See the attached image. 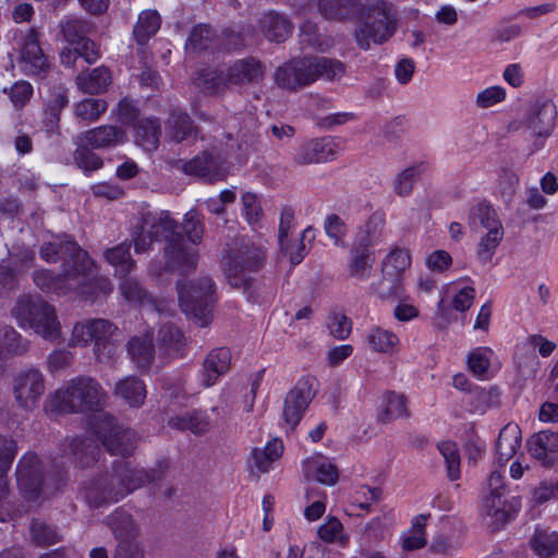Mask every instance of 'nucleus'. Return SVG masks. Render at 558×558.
Masks as SVG:
<instances>
[{
    "label": "nucleus",
    "instance_id": "obj_54",
    "mask_svg": "<svg viewBox=\"0 0 558 558\" xmlns=\"http://www.w3.org/2000/svg\"><path fill=\"white\" fill-rule=\"evenodd\" d=\"M367 344L373 351L389 353L399 342L398 337L388 330L379 327L372 328L366 336Z\"/></svg>",
    "mask_w": 558,
    "mask_h": 558
},
{
    "label": "nucleus",
    "instance_id": "obj_49",
    "mask_svg": "<svg viewBox=\"0 0 558 558\" xmlns=\"http://www.w3.org/2000/svg\"><path fill=\"white\" fill-rule=\"evenodd\" d=\"M469 225L471 227L481 226L487 231L494 228H502L500 221L497 219L495 209L487 203L483 202L470 209Z\"/></svg>",
    "mask_w": 558,
    "mask_h": 558
},
{
    "label": "nucleus",
    "instance_id": "obj_52",
    "mask_svg": "<svg viewBox=\"0 0 558 558\" xmlns=\"http://www.w3.org/2000/svg\"><path fill=\"white\" fill-rule=\"evenodd\" d=\"M107 110L104 99L86 98L74 105V116L81 121L94 122Z\"/></svg>",
    "mask_w": 558,
    "mask_h": 558
},
{
    "label": "nucleus",
    "instance_id": "obj_53",
    "mask_svg": "<svg viewBox=\"0 0 558 558\" xmlns=\"http://www.w3.org/2000/svg\"><path fill=\"white\" fill-rule=\"evenodd\" d=\"M504 238V228H494L481 238L476 255L481 264L489 263Z\"/></svg>",
    "mask_w": 558,
    "mask_h": 558
},
{
    "label": "nucleus",
    "instance_id": "obj_42",
    "mask_svg": "<svg viewBox=\"0 0 558 558\" xmlns=\"http://www.w3.org/2000/svg\"><path fill=\"white\" fill-rule=\"evenodd\" d=\"M158 343L161 354L175 357L181 354L184 345V336L174 325H162L158 332Z\"/></svg>",
    "mask_w": 558,
    "mask_h": 558
},
{
    "label": "nucleus",
    "instance_id": "obj_47",
    "mask_svg": "<svg viewBox=\"0 0 558 558\" xmlns=\"http://www.w3.org/2000/svg\"><path fill=\"white\" fill-rule=\"evenodd\" d=\"M356 7V0H319L318 8L327 20L349 19Z\"/></svg>",
    "mask_w": 558,
    "mask_h": 558
},
{
    "label": "nucleus",
    "instance_id": "obj_19",
    "mask_svg": "<svg viewBox=\"0 0 558 558\" xmlns=\"http://www.w3.org/2000/svg\"><path fill=\"white\" fill-rule=\"evenodd\" d=\"M126 352L137 369L148 372L156 355L153 330L147 329L143 333L131 337L126 343Z\"/></svg>",
    "mask_w": 558,
    "mask_h": 558
},
{
    "label": "nucleus",
    "instance_id": "obj_8",
    "mask_svg": "<svg viewBox=\"0 0 558 558\" xmlns=\"http://www.w3.org/2000/svg\"><path fill=\"white\" fill-rule=\"evenodd\" d=\"M12 315L21 326L28 325L45 339L56 340L60 335L54 307L41 299L20 298L12 308Z\"/></svg>",
    "mask_w": 558,
    "mask_h": 558
},
{
    "label": "nucleus",
    "instance_id": "obj_13",
    "mask_svg": "<svg viewBox=\"0 0 558 558\" xmlns=\"http://www.w3.org/2000/svg\"><path fill=\"white\" fill-rule=\"evenodd\" d=\"M12 392L19 407L31 411L35 409L45 392V378L34 367L19 371L12 380Z\"/></svg>",
    "mask_w": 558,
    "mask_h": 558
},
{
    "label": "nucleus",
    "instance_id": "obj_55",
    "mask_svg": "<svg viewBox=\"0 0 558 558\" xmlns=\"http://www.w3.org/2000/svg\"><path fill=\"white\" fill-rule=\"evenodd\" d=\"M500 390L497 387L475 388L472 390L474 410L485 413L489 409L498 408L501 404Z\"/></svg>",
    "mask_w": 558,
    "mask_h": 558
},
{
    "label": "nucleus",
    "instance_id": "obj_11",
    "mask_svg": "<svg viewBox=\"0 0 558 558\" xmlns=\"http://www.w3.org/2000/svg\"><path fill=\"white\" fill-rule=\"evenodd\" d=\"M316 383L313 376H302L287 392L281 413V426L286 433L293 432L303 418L317 393Z\"/></svg>",
    "mask_w": 558,
    "mask_h": 558
},
{
    "label": "nucleus",
    "instance_id": "obj_24",
    "mask_svg": "<svg viewBox=\"0 0 558 558\" xmlns=\"http://www.w3.org/2000/svg\"><path fill=\"white\" fill-rule=\"evenodd\" d=\"M166 136L174 143L194 140L197 137V128L190 114L181 108H172L165 122Z\"/></svg>",
    "mask_w": 558,
    "mask_h": 558
},
{
    "label": "nucleus",
    "instance_id": "obj_10",
    "mask_svg": "<svg viewBox=\"0 0 558 558\" xmlns=\"http://www.w3.org/2000/svg\"><path fill=\"white\" fill-rule=\"evenodd\" d=\"M15 475L19 489L27 500L48 497L59 488L44 476L41 462L34 453H26L20 459Z\"/></svg>",
    "mask_w": 558,
    "mask_h": 558
},
{
    "label": "nucleus",
    "instance_id": "obj_34",
    "mask_svg": "<svg viewBox=\"0 0 558 558\" xmlns=\"http://www.w3.org/2000/svg\"><path fill=\"white\" fill-rule=\"evenodd\" d=\"M58 26L64 40L71 46H75L88 38L95 28L90 21L74 15L64 16Z\"/></svg>",
    "mask_w": 558,
    "mask_h": 558
},
{
    "label": "nucleus",
    "instance_id": "obj_28",
    "mask_svg": "<svg viewBox=\"0 0 558 558\" xmlns=\"http://www.w3.org/2000/svg\"><path fill=\"white\" fill-rule=\"evenodd\" d=\"M374 260V248L352 243L347 266L349 275L359 280H367L371 276Z\"/></svg>",
    "mask_w": 558,
    "mask_h": 558
},
{
    "label": "nucleus",
    "instance_id": "obj_15",
    "mask_svg": "<svg viewBox=\"0 0 558 558\" xmlns=\"http://www.w3.org/2000/svg\"><path fill=\"white\" fill-rule=\"evenodd\" d=\"M117 330V326L108 319H87L83 323H76L74 325L71 342L81 345H86L89 342H94L95 350L99 351L101 345L106 348L110 338Z\"/></svg>",
    "mask_w": 558,
    "mask_h": 558
},
{
    "label": "nucleus",
    "instance_id": "obj_41",
    "mask_svg": "<svg viewBox=\"0 0 558 558\" xmlns=\"http://www.w3.org/2000/svg\"><path fill=\"white\" fill-rule=\"evenodd\" d=\"M530 547L538 558H554L558 556V533L537 527L530 538Z\"/></svg>",
    "mask_w": 558,
    "mask_h": 558
},
{
    "label": "nucleus",
    "instance_id": "obj_1",
    "mask_svg": "<svg viewBox=\"0 0 558 558\" xmlns=\"http://www.w3.org/2000/svg\"><path fill=\"white\" fill-rule=\"evenodd\" d=\"M39 255L47 263H61L58 275L48 269L33 272L34 283L45 292L58 295L74 292L82 299L93 301L111 290L110 282L97 276L94 262L75 241L57 238L44 243Z\"/></svg>",
    "mask_w": 558,
    "mask_h": 558
},
{
    "label": "nucleus",
    "instance_id": "obj_59",
    "mask_svg": "<svg viewBox=\"0 0 558 558\" xmlns=\"http://www.w3.org/2000/svg\"><path fill=\"white\" fill-rule=\"evenodd\" d=\"M3 93H8L10 100L15 109H22L29 102L34 89L29 82L17 81L9 89L4 88Z\"/></svg>",
    "mask_w": 558,
    "mask_h": 558
},
{
    "label": "nucleus",
    "instance_id": "obj_25",
    "mask_svg": "<svg viewBox=\"0 0 558 558\" xmlns=\"http://www.w3.org/2000/svg\"><path fill=\"white\" fill-rule=\"evenodd\" d=\"M259 29L269 41L282 43L292 34L293 24L277 11L266 12L258 22Z\"/></svg>",
    "mask_w": 558,
    "mask_h": 558
},
{
    "label": "nucleus",
    "instance_id": "obj_45",
    "mask_svg": "<svg viewBox=\"0 0 558 558\" xmlns=\"http://www.w3.org/2000/svg\"><path fill=\"white\" fill-rule=\"evenodd\" d=\"M16 442L12 438L0 436V497L8 492L7 473L11 469L16 454Z\"/></svg>",
    "mask_w": 558,
    "mask_h": 558
},
{
    "label": "nucleus",
    "instance_id": "obj_3",
    "mask_svg": "<svg viewBox=\"0 0 558 558\" xmlns=\"http://www.w3.org/2000/svg\"><path fill=\"white\" fill-rule=\"evenodd\" d=\"M162 476L159 470L145 471L131 468L125 461H114L112 472L92 477L85 483L83 494L90 507L99 508L118 502L143 485L160 481Z\"/></svg>",
    "mask_w": 558,
    "mask_h": 558
},
{
    "label": "nucleus",
    "instance_id": "obj_4",
    "mask_svg": "<svg viewBox=\"0 0 558 558\" xmlns=\"http://www.w3.org/2000/svg\"><path fill=\"white\" fill-rule=\"evenodd\" d=\"M266 248L251 240L235 239L222 257L226 277L233 288H251L250 274L259 271L266 262Z\"/></svg>",
    "mask_w": 558,
    "mask_h": 558
},
{
    "label": "nucleus",
    "instance_id": "obj_9",
    "mask_svg": "<svg viewBox=\"0 0 558 558\" xmlns=\"http://www.w3.org/2000/svg\"><path fill=\"white\" fill-rule=\"evenodd\" d=\"M92 429L106 450L116 456H131L136 447V434L133 429L119 424L108 413H99L92 423Z\"/></svg>",
    "mask_w": 558,
    "mask_h": 558
},
{
    "label": "nucleus",
    "instance_id": "obj_57",
    "mask_svg": "<svg viewBox=\"0 0 558 558\" xmlns=\"http://www.w3.org/2000/svg\"><path fill=\"white\" fill-rule=\"evenodd\" d=\"M438 450L446 462L448 478L450 481L458 480L460 477V456L457 444L441 441L438 444Z\"/></svg>",
    "mask_w": 558,
    "mask_h": 558
},
{
    "label": "nucleus",
    "instance_id": "obj_29",
    "mask_svg": "<svg viewBox=\"0 0 558 558\" xmlns=\"http://www.w3.org/2000/svg\"><path fill=\"white\" fill-rule=\"evenodd\" d=\"M386 227V214L378 209L374 211L365 225L356 232L353 243L374 248L383 236Z\"/></svg>",
    "mask_w": 558,
    "mask_h": 558
},
{
    "label": "nucleus",
    "instance_id": "obj_39",
    "mask_svg": "<svg viewBox=\"0 0 558 558\" xmlns=\"http://www.w3.org/2000/svg\"><path fill=\"white\" fill-rule=\"evenodd\" d=\"M168 425L181 432L190 430L193 434L199 435L208 430L210 421L205 412L193 410L170 417Z\"/></svg>",
    "mask_w": 558,
    "mask_h": 558
},
{
    "label": "nucleus",
    "instance_id": "obj_51",
    "mask_svg": "<svg viewBox=\"0 0 558 558\" xmlns=\"http://www.w3.org/2000/svg\"><path fill=\"white\" fill-rule=\"evenodd\" d=\"M27 350L21 335L11 326L0 325V355H20Z\"/></svg>",
    "mask_w": 558,
    "mask_h": 558
},
{
    "label": "nucleus",
    "instance_id": "obj_56",
    "mask_svg": "<svg viewBox=\"0 0 558 558\" xmlns=\"http://www.w3.org/2000/svg\"><path fill=\"white\" fill-rule=\"evenodd\" d=\"M94 149L95 148H90L84 142V144H81L76 147L73 154V160L75 165L85 173L96 171L104 165L101 157L94 153Z\"/></svg>",
    "mask_w": 558,
    "mask_h": 558
},
{
    "label": "nucleus",
    "instance_id": "obj_35",
    "mask_svg": "<svg viewBox=\"0 0 558 558\" xmlns=\"http://www.w3.org/2000/svg\"><path fill=\"white\" fill-rule=\"evenodd\" d=\"M304 474L325 485H335L339 473L337 466L325 457H313L304 462Z\"/></svg>",
    "mask_w": 558,
    "mask_h": 558
},
{
    "label": "nucleus",
    "instance_id": "obj_20",
    "mask_svg": "<svg viewBox=\"0 0 558 558\" xmlns=\"http://www.w3.org/2000/svg\"><path fill=\"white\" fill-rule=\"evenodd\" d=\"M218 157L211 153L204 151L191 160H178L175 166L186 175L199 177L207 182L222 180L223 174L219 171Z\"/></svg>",
    "mask_w": 558,
    "mask_h": 558
},
{
    "label": "nucleus",
    "instance_id": "obj_62",
    "mask_svg": "<svg viewBox=\"0 0 558 558\" xmlns=\"http://www.w3.org/2000/svg\"><path fill=\"white\" fill-rule=\"evenodd\" d=\"M123 280L120 284L121 294L129 301L134 303H144L149 295L144 287L132 277L122 276Z\"/></svg>",
    "mask_w": 558,
    "mask_h": 558
},
{
    "label": "nucleus",
    "instance_id": "obj_17",
    "mask_svg": "<svg viewBox=\"0 0 558 558\" xmlns=\"http://www.w3.org/2000/svg\"><path fill=\"white\" fill-rule=\"evenodd\" d=\"M557 116L556 106L550 100H536L530 106L523 124L530 136L547 137L551 134Z\"/></svg>",
    "mask_w": 558,
    "mask_h": 558
},
{
    "label": "nucleus",
    "instance_id": "obj_37",
    "mask_svg": "<svg viewBox=\"0 0 558 558\" xmlns=\"http://www.w3.org/2000/svg\"><path fill=\"white\" fill-rule=\"evenodd\" d=\"M110 82V72L105 66H98L89 72H82L75 80L77 88L89 95H98L106 92Z\"/></svg>",
    "mask_w": 558,
    "mask_h": 558
},
{
    "label": "nucleus",
    "instance_id": "obj_26",
    "mask_svg": "<svg viewBox=\"0 0 558 558\" xmlns=\"http://www.w3.org/2000/svg\"><path fill=\"white\" fill-rule=\"evenodd\" d=\"M231 364V352L228 348L211 350L204 360L203 384L210 387L217 379L226 374Z\"/></svg>",
    "mask_w": 558,
    "mask_h": 558
},
{
    "label": "nucleus",
    "instance_id": "obj_40",
    "mask_svg": "<svg viewBox=\"0 0 558 558\" xmlns=\"http://www.w3.org/2000/svg\"><path fill=\"white\" fill-rule=\"evenodd\" d=\"M114 392L133 408L143 405L146 398L145 384L135 376H128L117 383Z\"/></svg>",
    "mask_w": 558,
    "mask_h": 558
},
{
    "label": "nucleus",
    "instance_id": "obj_64",
    "mask_svg": "<svg viewBox=\"0 0 558 558\" xmlns=\"http://www.w3.org/2000/svg\"><path fill=\"white\" fill-rule=\"evenodd\" d=\"M112 558H145L144 545L137 539L118 542Z\"/></svg>",
    "mask_w": 558,
    "mask_h": 558
},
{
    "label": "nucleus",
    "instance_id": "obj_33",
    "mask_svg": "<svg viewBox=\"0 0 558 558\" xmlns=\"http://www.w3.org/2000/svg\"><path fill=\"white\" fill-rule=\"evenodd\" d=\"M63 446L68 447L70 454L81 468L90 466L98 460L100 453L97 441L88 437L65 440Z\"/></svg>",
    "mask_w": 558,
    "mask_h": 558
},
{
    "label": "nucleus",
    "instance_id": "obj_31",
    "mask_svg": "<svg viewBox=\"0 0 558 558\" xmlns=\"http://www.w3.org/2000/svg\"><path fill=\"white\" fill-rule=\"evenodd\" d=\"M28 533L31 542L37 547H49L63 541L60 527L40 518L32 519Z\"/></svg>",
    "mask_w": 558,
    "mask_h": 558
},
{
    "label": "nucleus",
    "instance_id": "obj_44",
    "mask_svg": "<svg viewBox=\"0 0 558 558\" xmlns=\"http://www.w3.org/2000/svg\"><path fill=\"white\" fill-rule=\"evenodd\" d=\"M130 243L122 242L105 252L107 262L116 268V274L119 276L129 275L135 267V262L130 254Z\"/></svg>",
    "mask_w": 558,
    "mask_h": 558
},
{
    "label": "nucleus",
    "instance_id": "obj_46",
    "mask_svg": "<svg viewBox=\"0 0 558 558\" xmlns=\"http://www.w3.org/2000/svg\"><path fill=\"white\" fill-rule=\"evenodd\" d=\"M215 37L216 33L210 25H195L186 40L185 49L194 53L205 51L211 47Z\"/></svg>",
    "mask_w": 558,
    "mask_h": 558
},
{
    "label": "nucleus",
    "instance_id": "obj_23",
    "mask_svg": "<svg viewBox=\"0 0 558 558\" xmlns=\"http://www.w3.org/2000/svg\"><path fill=\"white\" fill-rule=\"evenodd\" d=\"M82 140L90 148L108 149L124 144L128 141L126 132L117 125L106 124L86 131Z\"/></svg>",
    "mask_w": 558,
    "mask_h": 558
},
{
    "label": "nucleus",
    "instance_id": "obj_7",
    "mask_svg": "<svg viewBox=\"0 0 558 558\" xmlns=\"http://www.w3.org/2000/svg\"><path fill=\"white\" fill-rule=\"evenodd\" d=\"M179 304L189 318L201 327L207 326L211 320L215 303V283L210 277H202L191 281L189 286L177 283Z\"/></svg>",
    "mask_w": 558,
    "mask_h": 558
},
{
    "label": "nucleus",
    "instance_id": "obj_43",
    "mask_svg": "<svg viewBox=\"0 0 558 558\" xmlns=\"http://www.w3.org/2000/svg\"><path fill=\"white\" fill-rule=\"evenodd\" d=\"M161 24L160 15L155 10H145L140 13L133 28V37L138 45H145L159 29Z\"/></svg>",
    "mask_w": 558,
    "mask_h": 558
},
{
    "label": "nucleus",
    "instance_id": "obj_63",
    "mask_svg": "<svg viewBox=\"0 0 558 558\" xmlns=\"http://www.w3.org/2000/svg\"><path fill=\"white\" fill-rule=\"evenodd\" d=\"M182 228L191 243L198 245L202 242L204 227L196 210H190L184 215Z\"/></svg>",
    "mask_w": 558,
    "mask_h": 558
},
{
    "label": "nucleus",
    "instance_id": "obj_5",
    "mask_svg": "<svg viewBox=\"0 0 558 558\" xmlns=\"http://www.w3.org/2000/svg\"><path fill=\"white\" fill-rule=\"evenodd\" d=\"M359 24L354 32L357 46L363 50L371 43L381 45L388 41L397 31V17L392 5L384 0L362 4L359 9Z\"/></svg>",
    "mask_w": 558,
    "mask_h": 558
},
{
    "label": "nucleus",
    "instance_id": "obj_38",
    "mask_svg": "<svg viewBox=\"0 0 558 558\" xmlns=\"http://www.w3.org/2000/svg\"><path fill=\"white\" fill-rule=\"evenodd\" d=\"M306 58L313 83L318 78L335 81L343 76L345 72L344 64L340 60L317 56Z\"/></svg>",
    "mask_w": 558,
    "mask_h": 558
},
{
    "label": "nucleus",
    "instance_id": "obj_6",
    "mask_svg": "<svg viewBox=\"0 0 558 558\" xmlns=\"http://www.w3.org/2000/svg\"><path fill=\"white\" fill-rule=\"evenodd\" d=\"M105 397L106 393L97 380L92 377L78 376L53 393L50 407L52 410L66 413L98 411Z\"/></svg>",
    "mask_w": 558,
    "mask_h": 558
},
{
    "label": "nucleus",
    "instance_id": "obj_18",
    "mask_svg": "<svg viewBox=\"0 0 558 558\" xmlns=\"http://www.w3.org/2000/svg\"><path fill=\"white\" fill-rule=\"evenodd\" d=\"M69 97L66 89L62 86L53 87L48 97L44 100L41 124L44 131L49 135L60 134V119L62 110L68 107Z\"/></svg>",
    "mask_w": 558,
    "mask_h": 558
},
{
    "label": "nucleus",
    "instance_id": "obj_61",
    "mask_svg": "<svg viewBox=\"0 0 558 558\" xmlns=\"http://www.w3.org/2000/svg\"><path fill=\"white\" fill-rule=\"evenodd\" d=\"M324 229L326 234L333 240L337 246H344V238L347 235V225L337 214L328 215L324 220Z\"/></svg>",
    "mask_w": 558,
    "mask_h": 558
},
{
    "label": "nucleus",
    "instance_id": "obj_16",
    "mask_svg": "<svg viewBox=\"0 0 558 558\" xmlns=\"http://www.w3.org/2000/svg\"><path fill=\"white\" fill-rule=\"evenodd\" d=\"M274 78L280 88L289 92H298L311 85L313 76H311L307 58H294L283 63L275 71Z\"/></svg>",
    "mask_w": 558,
    "mask_h": 558
},
{
    "label": "nucleus",
    "instance_id": "obj_2",
    "mask_svg": "<svg viewBox=\"0 0 558 558\" xmlns=\"http://www.w3.org/2000/svg\"><path fill=\"white\" fill-rule=\"evenodd\" d=\"M160 238L166 242L165 258L168 271L185 275L196 269L197 251L185 244L183 235L178 231V222L170 217L169 211L144 213L131 233L135 252H147L153 242Z\"/></svg>",
    "mask_w": 558,
    "mask_h": 558
},
{
    "label": "nucleus",
    "instance_id": "obj_32",
    "mask_svg": "<svg viewBox=\"0 0 558 558\" xmlns=\"http://www.w3.org/2000/svg\"><path fill=\"white\" fill-rule=\"evenodd\" d=\"M105 522L118 542L122 539H136L140 535L137 523L123 508L116 509L105 519Z\"/></svg>",
    "mask_w": 558,
    "mask_h": 558
},
{
    "label": "nucleus",
    "instance_id": "obj_60",
    "mask_svg": "<svg viewBox=\"0 0 558 558\" xmlns=\"http://www.w3.org/2000/svg\"><path fill=\"white\" fill-rule=\"evenodd\" d=\"M417 175L418 168L416 166H411L401 171L392 182L395 193L401 197L410 195Z\"/></svg>",
    "mask_w": 558,
    "mask_h": 558
},
{
    "label": "nucleus",
    "instance_id": "obj_36",
    "mask_svg": "<svg viewBox=\"0 0 558 558\" xmlns=\"http://www.w3.org/2000/svg\"><path fill=\"white\" fill-rule=\"evenodd\" d=\"M530 451L544 465L551 466L554 460L549 454L558 452V433L542 430L535 434L530 441Z\"/></svg>",
    "mask_w": 558,
    "mask_h": 558
},
{
    "label": "nucleus",
    "instance_id": "obj_22",
    "mask_svg": "<svg viewBox=\"0 0 558 558\" xmlns=\"http://www.w3.org/2000/svg\"><path fill=\"white\" fill-rule=\"evenodd\" d=\"M231 85L257 84L265 76V65L254 57L234 61L229 68Z\"/></svg>",
    "mask_w": 558,
    "mask_h": 558
},
{
    "label": "nucleus",
    "instance_id": "obj_50",
    "mask_svg": "<svg viewBox=\"0 0 558 558\" xmlns=\"http://www.w3.org/2000/svg\"><path fill=\"white\" fill-rule=\"evenodd\" d=\"M283 452V442L275 438L267 442L263 450L255 449L252 453L255 466L263 473L268 472L271 463L278 460Z\"/></svg>",
    "mask_w": 558,
    "mask_h": 558
},
{
    "label": "nucleus",
    "instance_id": "obj_48",
    "mask_svg": "<svg viewBox=\"0 0 558 558\" xmlns=\"http://www.w3.org/2000/svg\"><path fill=\"white\" fill-rule=\"evenodd\" d=\"M407 401L404 396L390 391L385 395L384 409L378 414L381 423H389L396 418L408 416Z\"/></svg>",
    "mask_w": 558,
    "mask_h": 558
},
{
    "label": "nucleus",
    "instance_id": "obj_58",
    "mask_svg": "<svg viewBox=\"0 0 558 558\" xmlns=\"http://www.w3.org/2000/svg\"><path fill=\"white\" fill-rule=\"evenodd\" d=\"M492 351L488 348H476L468 356L470 371L478 378H485L489 366Z\"/></svg>",
    "mask_w": 558,
    "mask_h": 558
},
{
    "label": "nucleus",
    "instance_id": "obj_30",
    "mask_svg": "<svg viewBox=\"0 0 558 558\" xmlns=\"http://www.w3.org/2000/svg\"><path fill=\"white\" fill-rule=\"evenodd\" d=\"M134 142L145 151L157 150L161 135L160 122L158 118H142L134 126Z\"/></svg>",
    "mask_w": 558,
    "mask_h": 558
},
{
    "label": "nucleus",
    "instance_id": "obj_14",
    "mask_svg": "<svg viewBox=\"0 0 558 558\" xmlns=\"http://www.w3.org/2000/svg\"><path fill=\"white\" fill-rule=\"evenodd\" d=\"M51 61L46 56L39 44V34L31 28L24 38L23 47L19 57L21 71L28 76L45 78L51 69Z\"/></svg>",
    "mask_w": 558,
    "mask_h": 558
},
{
    "label": "nucleus",
    "instance_id": "obj_27",
    "mask_svg": "<svg viewBox=\"0 0 558 558\" xmlns=\"http://www.w3.org/2000/svg\"><path fill=\"white\" fill-rule=\"evenodd\" d=\"M521 429L518 424L508 423L501 428L496 442V461L504 466L521 446Z\"/></svg>",
    "mask_w": 558,
    "mask_h": 558
},
{
    "label": "nucleus",
    "instance_id": "obj_21",
    "mask_svg": "<svg viewBox=\"0 0 558 558\" xmlns=\"http://www.w3.org/2000/svg\"><path fill=\"white\" fill-rule=\"evenodd\" d=\"M336 154V143L332 138H315L300 147L294 160L298 165L305 166L332 160Z\"/></svg>",
    "mask_w": 558,
    "mask_h": 558
},
{
    "label": "nucleus",
    "instance_id": "obj_12",
    "mask_svg": "<svg viewBox=\"0 0 558 558\" xmlns=\"http://www.w3.org/2000/svg\"><path fill=\"white\" fill-rule=\"evenodd\" d=\"M411 266L409 252L393 247L381 262V280L375 286L381 299L400 298L403 294L402 276Z\"/></svg>",
    "mask_w": 558,
    "mask_h": 558
}]
</instances>
